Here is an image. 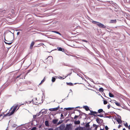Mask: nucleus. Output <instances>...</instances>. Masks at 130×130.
I'll list each match as a JSON object with an SVG mask.
<instances>
[{
	"label": "nucleus",
	"instance_id": "obj_1",
	"mask_svg": "<svg viewBox=\"0 0 130 130\" xmlns=\"http://www.w3.org/2000/svg\"><path fill=\"white\" fill-rule=\"evenodd\" d=\"M92 23L94 24H96L100 28H106V26L103 24L96 21H92Z\"/></svg>",
	"mask_w": 130,
	"mask_h": 130
},
{
	"label": "nucleus",
	"instance_id": "obj_2",
	"mask_svg": "<svg viewBox=\"0 0 130 130\" xmlns=\"http://www.w3.org/2000/svg\"><path fill=\"white\" fill-rule=\"evenodd\" d=\"M65 127V125L64 123L61 124L59 127L55 128V130H63Z\"/></svg>",
	"mask_w": 130,
	"mask_h": 130
},
{
	"label": "nucleus",
	"instance_id": "obj_3",
	"mask_svg": "<svg viewBox=\"0 0 130 130\" xmlns=\"http://www.w3.org/2000/svg\"><path fill=\"white\" fill-rule=\"evenodd\" d=\"M71 124H67L66 127L63 130H72Z\"/></svg>",
	"mask_w": 130,
	"mask_h": 130
},
{
	"label": "nucleus",
	"instance_id": "obj_4",
	"mask_svg": "<svg viewBox=\"0 0 130 130\" xmlns=\"http://www.w3.org/2000/svg\"><path fill=\"white\" fill-rule=\"evenodd\" d=\"M96 121L97 123L99 124H100L103 122V120L102 119L98 118H96Z\"/></svg>",
	"mask_w": 130,
	"mask_h": 130
},
{
	"label": "nucleus",
	"instance_id": "obj_5",
	"mask_svg": "<svg viewBox=\"0 0 130 130\" xmlns=\"http://www.w3.org/2000/svg\"><path fill=\"white\" fill-rule=\"evenodd\" d=\"M18 106V105H16L14 106V107L13 108V109L12 111L11 112V115H12L14 113V112L15 111V110L17 108Z\"/></svg>",
	"mask_w": 130,
	"mask_h": 130
},
{
	"label": "nucleus",
	"instance_id": "obj_6",
	"mask_svg": "<svg viewBox=\"0 0 130 130\" xmlns=\"http://www.w3.org/2000/svg\"><path fill=\"white\" fill-rule=\"evenodd\" d=\"M46 110H45V109H42L41 111V113H42L43 115L46 113L47 112Z\"/></svg>",
	"mask_w": 130,
	"mask_h": 130
},
{
	"label": "nucleus",
	"instance_id": "obj_7",
	"mask_svg": "<svg viewBox=\"0 0 130 130\" xmlns=\"http://www.w3.org/2000/svg\"><path fill=\"white\" fill-rule=\"evenodd\" d=\"M83 108L85 109L87 111L90 110L88 107L87 106H84L83 107Z\"/></svg>",
	"mask_w": 130,
	"mask_h": 130
},
{
	"label": "nucleus",
	"instance_id": "obj_8",
	"mask_svg": "<svg viewBox=\"0 0 130 130\" xmlns=\"http://www.w3.org/2000/svg\"><path fill=\"white\" fill-rule=\"evenodd\" d=\"M49 110L51 111H55L57 110V108H50L49 109Z\"/></svg>",
	"mask_w": 130,
	"mask_h": 130
},
{
	"label": "nucleus",
	"instance_id": "obj_9",
	"mask_svg": "<svg viewBox=\"0 0 130 130\" xmlns=\"http://www.w3.org/2000/svg\"><path fill=\"white\" fill-rule=\"evenodd\" d=\"M35 42L34 41H32L30 44V48L31 49L32 48V47L33 46H34V44Z\"/></svg>",
	"mask_w": 130,
	"mask_h": 130
},
{
	"label": "nucleus",
	"instance_id": "obj_10",
	"mask_svg": "<svg viewBox=\"0 0 130 130\" xmlns=\"http://www.w3.org/2000/svg\"><path fill=\"white\" fill-rule=\"evenodd\" d=\"M58 121V120L57 119H54L53 120L52 122L54 124H55L57 123Z\"/></svg>",
	"mask_w": 130,
	"mask_h": 130
},
{
	"label": "nucleus",
	"instance_id": "obj_11",
	"mask_svg": "<svg viewBox=\"0 0 130 130\" xmlns=\"http://www.w3.org/2000/svg\"><path fill=\"white\" fill-rule=\"evenodd\" d=\"M90 111L91 113H92V115H93L95 116H96L94 115V114H96L97 113V112L96 111H93L91 110H90Z\"/></svg>",
	"mask_w": 130,
	"mask_h": 130
},
{
	"label": "nucleus",
	"instance_id": "obj_12",
	"mask_svg": "<svg viewBox=\"0 0 130 130\" xmlns=\"http://www.w3.org/2000/svg\"><path fill=\"white\" fill-rule=\"evenodd\" d=\"M83 127H77L76 128L75 130H83Z\"/></svg>",
	"mask_w": 130,
	"mask_h": 130
},
{
	"label": "nucleus",
	"instance_id": "obj_13",
	"mask_svg": "<svg viewBox=\"0 0 130 130\" xmlns=\"http://www.w3.org/2000/svg\"><path fill=\"white\" fill-rule=\"evenodd\" d=\"M74 123L76 125L79 124L80 123V121L79 120L75 121Z\"/></svg>",
	"mask_w": 130,
	"mask_h": 130
},
{
	"label": "nucleus",
	"instance_id": "obj_14",
	"mask_svg": "<svg viewBox=\"0 0 130 130\" xmlns=\"http://www.w3.org/2000/svg\"><path fill=\"white\" fill-rule=\"evenodd\" d=\"M98 112L99 113H101L102 112H105V111H103V109H99L98 111Z\"/></svg>",
	"mask_w": 130,
	"mask_h": 130
},
{
	"label": "nucleus",
	"instance_id": "obj_15",
	"mask_svg": "<svg viewBox=\"0 0 130 130\" xmlns=\"http://www.w3.org/2000/svg\"><path fill=\"white\" fill-rule=\"evenodd\" d=\"M45 125L47 126H49L48 122V121H46L45 122Z\"/></svg>",
	"mask_w": 130,
	"mask_h": 130
},
{
	"label": "nucleus",
	"instance_id": "obj_16",
	"mask_svg": "<svg viewBox=\"0 0 130 130\" xmlns=\"http://www.w3.org/2000/svg\"><path fill=\"white\" fill-rule=\"evenodd\" d=\"M116 120L119 124H121L122 123V121L121 119H120V120Z\"/></svg>",
	"mask_w": 130,
	"mask_h": 130
},
{
	"label": "nucleus",
	"instance_id": "obj_17",
	"mask_svg": "<svg viewBox=\"0 0 130 130\" xmlns=\"http://www.w3.org/2000/svg\"><path fill=\"white\" fill-rule=\"evenodd\" d=\"M73 108V107H69L67 108H65L64 109H66L67 110H71Z\"/></svg>",
	"mask_w": 130,
	"mask_h": 130
},
{
	"label": "nucleus",
	"instance_id": "obj_18",
	"mask_svg": "<svg viewBox=\"0 0 130 130\" xmlns=\"http://www.w3.org/2000/svg\"><path fill=\"white\" fill-rule=\"evenodd\" d=\"M116 104L118 106H121V105L120 103H119L117 102H115Z\"/></svg>",
	"mask_w": 130,
	"mask_h": 130
},
{
	"label": "nucleus",
	"instance_id": "obj_19",
	"mask_svg": "<svg viewBox=\"0 0 130 130\" xmlns=\"http://www.w3.org/2000/svg\"><path fill=\"white\" fill-rule=\"evenodd\" d=\"M66 84H67V85L70 86H73V84L71 83H67Z\"/></svg>",
	"mask_w": 130,
	"mask_h": 130
},
{
	"label": "nucleus",
	"instance_id": "obj_20",
	"mask_svg": "<svg viewBox=\"0 0 130 130\" xmlns=\"http://www.w3.org/2000/svg\"><path fill=\"white\" fill-rule=\"evenodd\" d=\"M11 114V112L10 113H8L6 114L5 115H4V117H6L7 116H10L11 115H10Z\"/></svg>",
	"mask_w": 130,
	"mask_h": 130
},
{
	"label": "nucleus",
	"instance_id": "obj_21",
	"mask_svg": "<svg viewBox=\"0 0 130 130\" xmlns=\"http://www.w3.org/2000/svg\"><path fill=\"white\" fill-rule=\"evenodd\" d=\"M116 22V20H111V23H115Z\"/></svg>",
	"mask_w": 130,
	"mask_h": 130
},
{
	"label": "nucleus",
	"instance_id": "obj_22",
	"mask_svg": "<svg viewBox=\"0 0 130 130\" xmlns=\"http://www.w3.org/2000/svg\"><path fill=\"white\" fill-rule=\"evenodd\" d=\"M45 80V77L41 81V82L39 84V85H40L42 83L44 82Z\"/></svg>",
	"mask_w": 130,
	"mask_h": 130
},
{
	"label": "nucleus",
	"instance_id": "obj_23",
	"mask_svg": "<svg viewBox=\"0 0 130 130\" xmlns=\"http://www.w3.org/2000/svg\"><path fill=\"white\" fill-rule=\"evenodd\" d=\"M109 97L111 98L113 97H114L113 95L110 92L109 93Z\"/></svg>",
	"mask_w": 130,
	"mask_h": 130
},
{
	"label": "nucleus",
	"instance_id": "obj_24",
	"mask_svg": "<svg viewBox=\"0 0 130 130\" xmlns=\"http://www.w3.org/2000/svg\"><path fill=\"white\" fill-rule=\"evenodd\" d=\"M99 91L100 92H103L104 91V89L102 88L101 87L100 88Z\"/></svg>",
	"mask_w": 130,
	"mask_h": 130
},
{
	"label": "nucleus",
	"instance_id": "obj_25",
	"mask_svg": "<svg viewBox=\"0 0 130 130\" xmlns=\"http://www.w3.org/2000/svg\"><path fill=\"white\" fill-rule=\"evenodd\" d=\"M90 122H88L86 123V125H85V127H89L90 126V125H89V124L90 123Z\"/></svg>",
	"mask_w": 130,
	"mask_h": 130
},
{
	"label": "nucleus",
	"instance_id": "obj_26",
	"mask_svg": "<svg viewBox=\"0 0 130 130\" xmlns=\"http://www.w3.org/2000/svg\"><path fill=\"white\" fill-rule=\"evenodd\" d=\"M69 95V94H68V95L67 96V97H66L65 98L63 99L62 100V102H63L64 100H67L68 99V96Z\"/></svg>",
	"mask_w": 130,
	"mask_h": 130
},
{
	"label": "nucleus",
	"instance_id": "obj_27",
	"mask_svg": "<svg viewBox=\"0 0 130 130\" xmlns=\"http://www.w3.org/2000/svg\"><path fill=\"white\" fill-rule=\"evenodd\" d=\"M5 43L7 44H8L9 45H10L12 43V42H7L5 41Z\"/></svg>",
	"mask_w": 130,
	"mask_h": 130
},
{
	"label": "nucleus",
	"instance_id": "obj_28",
	"mask_svg": "<svg viewBox=\"0 0 130 130\" xmlns=\"http://www.w3.org/2000/svg\"><path fill=\"white\" fill-rule=\"evenodd\" d=\"M55 79H56L55 77H52V81L53 82H54L55 81Z\"/></svg>",
	"mask_w": 130,
	"mask_h": 130
},
{
	"label": "nucleus",
	"instance_id": "obj_29",
	"mask_svg": "<svg viewBox=\"0 0 130 130\" xmlns=\"http://www.w3.org/2000/svg\"><path fill=\"white\" fill-rule=\"evenodd\" d=\"M117 116H118V117H117V118H116V120H120V119H121V116H120L118 115H117Z\"/></svg>",
	"mask_w": 130,
	"mask_h": 130
},
{
	"label": "nucleus",
	"instance_id": "obj_30",
	"mask_svg": "<svg viewBox=\"0 0 130 130\" xmlns=\"http://www.w3.org/2000/svg\"><path fill=\"white\" fill-rule=\"evenodd\" d=\"M57 48H58V50L60 51H62V50L63 49L61 47H58Z\"/></svg>",
	"mask_w": 130,
	"mask_h": 130
},
{
	"label": "nucleus",
	"instance_id": "obj_31",
	"mask_svg": "<svg viewBox=\"0 0 130 130\" xmlns=\"http://www.w3.org/2000/svg\"><path fill=\"white\" fill-rule=\"evenodd\" d=\"M41 111H39L38 113H37L36 114L37 115V116H39L41 114Z\"/></svg>",
	"mask_w": 130,
	"mask_h": 130
},
{
	"label": "nucleus",
	"instance_id": "obj_32",
	"mask_svg": "<svg viewBox=\"0 0 130 130\" xmlns=\"http://www.w3.org/2000/svg\"><path fill=\"white\" fill-rule=\"evenodd\" d=\"M21 75H22V74H20L19 75L17 76L16 77V78H19V77H20V79L23 78V77H21Z\"/></svg>",
	"mask_w": 130,
	"mask_h": 130
},
{
	"label": "nucleus",
	"instance_id": "obj_33",
	"mask_svg": "<svg viewBox=\"0 0 130 130\" xmlns=\"http://www.w3.org/2000/svg\"><path fill=\"white\" fill-rule=\"evenodd\" d=\"M33 101V100H32L31 101H28V102H26L28 104H29L31 103V102H32V101Z\"/></svg>",
	"mask_w": 130,
	"mask_h": 130
},
{
	"label": "nucleus",
	"instance_id": "obj_34",
	"mask_svg": "<svg viewBox=\"0 0 130 130\" xmlns=\"http://www.w3.org/2000/svg\"><path fill=\"white\" fill-rule=\"evenodd\" d=\"M64 65L65 66H68L69 67H71V66L69 64H64Z\"/></svg>",
	"mask_w": 130,
	"mask_h": 130
},
{
	"label": "nucleus",
	"instance_id": "obj_35",
	"mask_svg": "<svg viewBox=\"0 0 130 130\" xmlns=\"http://www.w3.org/2000/svg\"><path fill=\"white\" fill-rule=\"evenodd\" d=\"M107 103V101L105 100L104 101V104L105 105Z\"/></svg>",
	"mask_w": 130,
	"mask_h": 130
},
{
	"label": "nucleus",
	"instance_id": "obj_36",
	"mask_svg": "<svg viewBox=\"0 0 130 130\" xmlns=\"http://www.w3.org/2000/svg\"><path fill=\"white\" fill-rule=\"evenodd\" d=\"M99 116V117H103V116L102 115H96V116Z\"/></svg>",
	"mask_w": 130,
	"mask_h": 130
},
{
	"label": "nucleus",
	"instance_id": "obj_37",
	"mask_svg": "<svg viewBox=\"0 0 130 130\" xmlns=\"http://www.w3.org/2000/svg\"><path fill=\"white\" fill-rule=\"evenodd\" d=\"M62 121H59L58 122V123L57 124V125H59V124H61L62 122Z\"/></svg>",
	"mask_w": 130,
	"mask_h": 130
},
{
	"label": "nucleus",
	"instance_id": "obj_38",
	"mask_svg": "<svg viewBox=\"0 0 130 130\" xmlns=\"http://www.w3.org/2000/svg\"><path fill=\"white\" fill-rule=\"evenodd\" d=\"M124 126L126 127H128V125L127 123H126L124 124Z\"/></svg>",
	"mask_w": 130,
	"mask_h": 130
},
{
	"label": "nucleus",
	"instance_id": "obj_39",
	"mask_svg": "<svg viewBox=\"0 0 130 130\" xmlns=\"http://www.w3.org/2000/svg\"><path fill=\"white\" fill-rule=\"evenodd\" d=\"M61 119H63L64 118V117H63V115L62 114H61Z\"/></svg>",
	"mask_w": 130,
	"mask_h": 130
},
{
	"label": "nucleus",
	"instance_id": "obj_40",
	"mask_svg": "<svg viewBox=\"0 0 130 130\" xmlns=\"http://www.w3.org/2000/svg\"><path fill=\"white\" fill-rule=\"evenodd\" d=\"M79 116L75 115L74 118V119H75L76 118H77Z\"/></svg>",
	"mask_w": 130,
	"mask_h": 130
},
{
	"label": "nucleus",
	"instance_id": "obj_41",
	"mask_svg": "<svg viewBox=\"0 0 130 130\" xmlns=\"http://www.w3.org/2000/svg\"><path fill=\"white\" fill-rule=\"evenodd\" d=\"M82 41L85 42L86 43H87L88 42L86 40H84V39L82 40Z\"/></svg>",
	"mask_w": 130,
	"mask_h": 130
},
{
	"label": "nucleus",
	"instance_id": "obj_42",
	"mask_svg": "<svg viewBox=\"0 0 130 130\" xmlns=\"http://www.w3.org/2000/svg\"><path fill=\"white\" fill-rule=\"evenodd\" d=\"M105 128L106 130H107L108 129V127L107 126H105Z\"/></svg>",
	"mask_w": 130,
	"mask_h": 130
},
{
	"label": "nucleus",
	"instance_id": "obj_43",
	"mask_svg": "<svg viewBox=\"0 0 130 130\" xmlns=\"http://www.w3.org/2000/svg\"><path fill=\"white\" fill-rule=\"evenodd\" d=\"M110 105L109 104L107 105V107H108V109H109L110 108Z\"/></svg>",
	"mask_w": 130,
	"mask_h": 130
},
{
	"label": "nucleus",
	"instance_id": "obj_44",
	"mask_svg": "<svg viewBox=\"0 0 130 130\" xmlns=\"http://www.w3.org/2000/svg\"><path fill=\"white\" fill-rule=\"evenodd\" d=\"M37 116V115H33V118H36Z\"/></svg>",
	"mask_w": 130,
	"mask_h": 130
},
{
	"label": "nucleus",
	"instance_id": "obj_45",
	"mask_svg": "<svg viewBox=\"0 0 130 130\" xmlns=\"http://www.w3.org/2000/svg\"><path fill=\"white\" fill-rule=\"evenodd\" d=\"M56 33L59 34V35L60 36H61V34L58 31H57Z\"/></svg>",
	"mask_w": 130,
	"mask_h": 130
},
{
	"label": "nucleus",
	"instance_id": "obj_46",
	"mask_svg": "<svg viewBox=\"0 0 130 130\" xmlns=\"http://www.w3.org/2000/svg\"><path fill=\"white\" fill-rule=\"evenodd\" d=\"M106 98H107V99L106 100H111V99L110 98H108V97H106L105 96Z\"/></svg>",
	"mask_w": 130,
	"mask_h": 130
},
{
	"label": "nucleus",
	"instance_id": "obj_47",
	"mask_svg": "<svg viewBox=\"0 0 130 130\" xmlns=\"http://www.w3.org/2000/svg\"><path fill=\"white\" fill-rule=\"evenodd\" d=\"M67 112H65L64 113V116H66L67 115Z\"/></svg>",
	"mask_w": 130,
	"mask_h": 130
},
{
	"label": "nucleus",
	"instance_id": "obj_48",
	"mask_svg": "<svg viewBox=\"0 0 130 130\" xmlns=\"http://www.w3.org/2000/svg\"><path fill=\"white\" fill-rule=\"evenodd\" d=\"M93 126L94 127H95V126H97V125H96L95 124H93Z\"/></svg>",
	"mask_w": 130,
	"mask_h": 130
},
{
	"label": "nucleus",
	"instance_id": "obj_49",
	"mask_svg": "<svg viewBox=\"0 0 130 130\" xmlns=\"http://www.w3.org/2000/svg\"><path fill=\"white\" fill-rule=\"evenodd\" d=\"M36 129V127H34L33 128H32L31 130H35Z\"/></svg>",
	"mask_w": 130,
	"mask_h": 130
},
{
	"label": "nucleus",
	"instance_id": "obj_50",
	"mask_svg": "<svg viewBox=\"0 0 130 130\" xmlns=\"http://www.w3.org/2000/svg\"><path fill=\"white\" fill-rule=\"evenodd\" d=\"M14 106H12L11 107V108L9 110V111H11L13 108V107Z\"/></svg>",
	"mask_w": 130,
	"mask_h": 130
},
{
	"label": "nucleus",
	"instance_id": "obj_51",
	"mask_svg": "<svg viewBox=\"0 0 130 130\" xmlns=\"http://www.w3.org/2000/svg\"><path fill=\"white\" fill-rule=\"evenodd\" d=\"M98 127V126L97 125V126H95V130H97V129Z\"/></svg>",
	"mask_w": 130,
	"mask_h": 130
},
{
	"label": "nucleus",
	"instance_id": "obj_52",
	"mask_svg": "<svg viewBox=\"0 0 130 130\" xmlns=\"http://www.w3.org/2000/svg\"><path fill=\"white\" fill-rule=\"evenodd\" d=\"M57 31H52V32H54L55 33H56L57 32Z\"/></svg>",
	"mask_w": 130,
	"mask_h": 130
},
{
	"label": "nucleus",
	"instance_id": "obj_53",
	"mask_svg": "<svg viewBox=\"0 0 130 130\" xmlns=\"http://www.w3.org/2000/svg\"><path fill=\"white\" fill-rule=\"evenodd\" d=\"M121 125H119L118 127V128H119L121 127Z\"/></svg>",
	"mask_w": 130,
	"mask_h": 130
},
{
	"label": "nucleus",
	"instance_id": "obj_54",
	"mask_svg": "<svg viewBox=\"0 0 130 130\" xmlns=\"http://www.w3.org/2000/svg\"><path fill=\"white\" fill-rule=\"evenodd\" d=\"M77 110L78 111H79V113L80 114V110H78V109Z\"/></svg>",
	"mask_w": 130,
	"mask_h": 130
},
{
	"label": "nucleus",
	"instance_id": "obj_55",
	"mask_svg": "<svg viewBox=\"0 0 130 130\" xmlns=\"http://www.w3.org/2000/svg\"><path fill=\"white\" fill-rule=\"evenodd\" d=\"M48 130H53V128H51L49 129Z\"/></svg>",
	"mask_w": 130,
	"mask_h": 130
},
{
	"label": "nucleus",
	"instance_id": "obj_56",
	"mask_svg": "<svg viewBox=\"0 0 130 130\" xmlns=\"http://www.w3.org/2000/svg\"><path fill=\"white\" fill-rule=\"evenodd\" d=\"M20 33V32H18L17 33V35H18Z\"/></svg>",
	"mask_w": 130,
	"mask_h": 130
},
{
	"label": "nucleus",
	"instance_id": "obj_57",
	"mask_svg": "<svg viewBox=\"0 0 130 130\" xmlns=\"http://www.w3.org/2000/svg\"><path fill=\"white\" fill-rule=\"evenodd\" d=\"M56 108H57V110H58V109L59 108V106L57 107H56Z\"/></svg>",
	"mask_w": 130,
	"mask_h": 130
},
{
	"label": "nucleus",
	"instance_id": "obj_58",
	"mask_svg": "<svg viewBox=\"0 0 130 130\" xmlns=\"http://www.w3.org/2000/svg\"><path fill=\"white\" fill-rule=\"evenodd\" d=\"M62 50V51H62V52H64L65 51L64 49H63V48Z\"/></svg>",
	"mask_w": 130,
	"mask_h": 130
},
{
	"label": "nucleus",
	"instance_id": "obj_59",
	"mask_svg": "<svg viewBox=\"0 0 130 130\" xmlns=\"http://www.w3.org/2000/svg\"><path fill=\"white\" fill-rule=\"evenodd\" d=\"M89 115H92V113H91V112L90 113H89Z\"/></svg>",
	"mask_w": 130,
	"mask_h": 130
},
{
	"label": "nucleus",
	"instance_id": "obj_60",
	"mask_svg": "<svg viewBox=\"0 0 130 130\" xmlns=\"http://www.w3.org/2000/svg\"><path fill=\"white\" fill-rule=\"evenodd\" d=\"M3 35H4V36L5 37V32H4V33Z\"/></svg>",
	"mask_w": 130,
	"mask_h": 130
},
{
	"label": "nucleus",
	"instance_id": "obj_61",
	"mask_svg": "<svg viewBox=\"0 0 130 130\" xmlns=\"http://www.w3.org/2000/svg\"><path fill=\"white\" fill-rule=\"evenodd\" d=\"M128 129H130V125H129V127H128Z\"/></svg>",
	"mask_w": 130,
	"mask_h": 130
},
{
	"label": "nucleus",
	"instance_id": "obj_62",
	"mask_svg": "<svg viewBox=\"0 0 130 130\" xmlns=\"http://www.w3.org/2000/svg\"><path fill=\"white\" fill-rule=\"evenodd\" d=\"M106 118H109V116H106L105 117Z\"/></svg>",
	"mask_w": 130,
	"mask_h": 130
},
{
	"label": "nucleus",
	"instance_id": "obj_63",
	"mask_svg": "<svg viewBox=\"0 0 130 130\" xmlns=\"http://www.w3.org/2000/svg\"><path fill=\"white\" fill-rule=\"evenodd\" d=\"M123 130H126L125 128H124L123 129Z\"/></svg>",
	"mask_w": 130,
	"mask_h": 130
},
{
	"label": "nucleus",
	"instance_id": "obj_64",
	"mask_svg": "<svg viewBox=\"0 0 130 130\" xmlns=\"http://www.w3.org/2000/svg\"><path fill=\"white\" fill-rule=\"evenodd\" d=\"M84 115H87L86 113H84Z\"/></svg>",
	"mask_w": 130,
	"mask_h": 130
}]
</instances>
